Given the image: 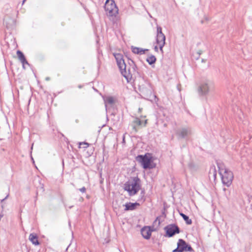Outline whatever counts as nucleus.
Masks as SVG:
<instances>
[{
    "instance_id": "31",
    "label": "nucleus",
    "mask_w": 252,
    "mask_h": 252,
    "mask_svg": "<svg viewBox=\"0 0 252 252\" xmlns=\"http://www.w3.org/2000/svg\"><path fill=\"white\" fill-rule=\"evenodd\" d=\"M202 62H203V63H204V62H206V60H204V59H202Z\"/></svg>"
},
{
    "instance_id": "19",
    "label": "nucleus",
    "mask_w": 252,
    "mask_h": 252,
    "mask_svg": "<svg viewBox=\"0 0 252 252\" xmlns=\"http://www.w3.org/2000/svg\"><path fill=\"white\" fill-rule=\"evenodd\" d=\"M146 61L150 64L151 65L156 62V58L155 56L151 55L147 58Z\"/></svg>"
},
{
    "instance_id": "12",
    "label": "nucleus",
    "mask_w": 252,
    "mask_h": 252,
    "mask_svg": "<svg viewBox=\"0 0 252 252\" xmlns=\"http://www.w3.org/2000/svg\"><path fill=\"white\" fill-rule=\"evenodd\" d=\"M141 233L142 236L146 239H150L151 236V231L150 229L146 227H144L141 229Z\"/></svg>"
},
{
    "instance_id": "16",
    "label": "nucleus",
    "mask_w": 252,
    "mask_h": 252,
    "mask_svg": "<svg viewBox=\"0 0 252 252\" xmlns=\"http://www.w3.org/2000/svg\"><path fill=\"white\" fill-rule=\"evenodd\" d=\"M146 51H148V50H144L142 48L136 47H132V51L134 54L140 55L144 54Z\"/></svg>"
},
{
    "instance_id": "10",
    "label": "nucleus",
    "mask_w": 252,
    "mask_h": 252,
    "mask_svg": "<svg viewBox=\"0 0 252 252\" xmlns=\"http://www.w3.org/2000/svg\"><path fill=\"white\" fill-rule=\"evenodd\" d=\"M192 133L191 129L189 127H183L178 131V134L182 138L190 135Z\"/></svg>"
},
{
    "instance_id": "11",
    "label": "nucleus",
    "mask_w": 252,
    "mask_h": 252,
    "mask_svg": "<svg viewBox=\"0 0 252 252\" xmlns=\"http://www.w3.org/2000/svg\"><path fill=\"white\" fill-rule=\"evenodd\" d=\"M17 55L19 60L21 62L23 65V67L25 68V64L29 65V63L27 61L24 54L20 50L17 51Z\"/></svg>"
},
{
    "instance_id": "9",
    "label": "nucleus",
    "mask_w": 252,
    "mask_h": 252,
    "mask_svg": "<svg viewBox=\"0 0 252 252\" xmlns=\"http://www.w3.org/2000/svg\"><path fill=\"white\" fill-rule=\"evenodd\" d=\"M221 179L222 184L226 187H229L233 179V174H219Z\"/></svg>"
},
{
    "instance_id": "8",
    "label": "nucleus",
    "mask_w": 252,
    "mask_h": 252,
    "mask_svg": "<svg viewBox=\"0 0 252 252\" xmlns=\"http://www.w3.org/2000/svg\"><path fill=\"white\" fill-rule=\"evenodd\" d=\"M177 246L180 252H193L194 250L190 245L188 244L185 240L179 239L177 243Z\"/></svg>"
},
{
    "instance_id": "18",
    "label": "nucleus",
    "mask_w": 252,
    "mask_h": 252,
    "mask_svg": "<svg viewBox=\"0 0 252 252\" xmlns=\"http://www.w3.org/2000/svg\"><path fill=\"white\" fill-rule=\"evenodd\" d=\"M180 215L182 216L183 219L186 221L187 224H191L192 223V220L189 219V217L183 213H180Z\"/></svg>"
},
{
    "instance_id": "33",
    "label": "nucleus",
    "mask_w": 252,
    "mask_h": 252,
    "mask_svg": "<svg viewBox=\"0 0 252 252\" xmlns=\"http://www.w3.org/2000/svg\"><path fill=\"white\" fill-rule=\"evenodd\" d=\"M146 123H147V120H146V121H145V126L146 125Z\"/></svg>"
},
{
    "instance_id": "3",
    "label": "nucleus",
    "mask_w": 252,
    "mask_h": 252,
    "mask_svg": "<svg viewBox=\"0 0 252 252\" xmlns=\"http://www.w3.org/2000/svg\"><path fill=\"white\" fill-rule=\"evenodd\" d=\"M104 9L109 16H116L118 13V8L113 0H107L104 5Z\"/></svg>"
},
{
    "instance_id": "14",
    "label": "nucleus",
    "mask_w": 252,
    "mask_h": 252,
    "mask_svg": "<svg viewBox=\"0 0 252 252\" xmlns=\"http://www.w3.org/2000/svg\"><path fill=\"white\" fill-rule=\"evenodd\" d=\"M218 173H227V170L223 163L217 162Z\"/></svg>"
},
{
    "instance_id": "4",
    "label": "nucleus",
    "mask_w": 252,
    "mask_h": 252,
    "mask_svg": "<svg viewBox=\"0 0 252 252\" xmlns=\"http://www.w3.org/2000/svg\"><path fill=\"white\" fill-rule=\"evenodd\" d=\"M136 159L139 161L144 169H151L156 167V164L153 162L151 158L146 155H139Z\"/></svg>"
},
{
    "instance_id": "20",
    "label": "nucleus",
    "mask_w": 252,
    "mask_h": 252,
    "mask_svg": "<svg viewBox=\"0 0 252 252\" xmlns=\"http://www.w3.org/2000/svg\"><path fill=\"white\" fill-rule=\"evenodd\" d=\"M114 56L117 62L119 61H121L124 60L123 56L120 53H115L114 54Z\"/></svg>"
},
{
    "instance_id": "24",
    "label": "nucleus",
    "mask_w": 252,
    "mask_h": 252,
    "mask_svg": "<svg viewBox=\"0 0 252 252\" xmlns=\"http://www.w3.org/2000/svg\"><path fill=\"white\" fill-rule=\"evenodd\" d=\"M131 126L132 127V129L134 130V131L135 132H137V128H136V126L135 125H134L132 123L131 124Z\"/></svg>"
},
{
    "instance_id": "17",
    "label": "nucleus",
    "mask_w": 252,
    "mask_h": 252,
    "mask_svg": "<svg viewBox=\"0 0 252 252\" xmlns=\"http://www.w3.org/2000/svg\"><path fill=\"white\" fill-rule=\"evenodd\" d=\"M106 108H107V104H112L114 102V98L112 96H108L104 99Z\"/></svg>"
},
{
    "instance_id": "32",
    "label": "nucleus",
    "mask_w": 252,
    "mask_h": 252,
    "mask_svg": "<svg viewBox=\"0 0 252 252\" xmlns=\"http://www.w3.org/2000/svg\"><path fill=\"white\" fill-rule=\"evenodd\" d=\"M26 1V0H23L22 4H24Z\"/></svg>"
},
{
    "instance_id": "27",
    "label": "nucleus",
    "mask_w": 252,
    "mask_h": 252,
    "mask_svg": "<svg viewBox=\"0 0 252 252\" xmlns=\"http://www.w3.org/2000/svg\"><path fill=\"white\" fill-rule=\"evenodd\" d=\"M9 196V194H8L4 198L1 200V203H2L5 200H6Z\"/></svg>"
},
{
    "instance_id": "5",
    "label": "nucleus",
    "mask_w": 252,
    "mask_h": 252,
    "mask_svg": "<svg viewBox=\"0 0 252 252\" xmlns=\"http://www.w3.org/2000/svg\"><path fill=\"white\" fill-rule=\"evenodd\" d=\"M165 36L162 32V29L157 26V43L159 45L160 50L162 52V48L165 45Z\"/></svg>"
},
{
    "instance_id": "25",
    "label": "nucleus",
    "mask_w": 252,
    "mask_h": 252,
    "mask_svg": "<svg viewBox=\"0 0 252 252\" xmlns=\"http://www.w3.org/2000/svg\"><path fill=\"white\" fill-rule=\"evenodd\" d=\"M79 190H80L81 192H82L84 193V192H85L86 191V188H85V187H82V188L80 189H79Z\"/></svg>"
},
{
    "instance_id": "29",
    "label": "nucleus",
    "mask_w": 252,
    "mask_h": 252,
    "mask_svg": "<svg viewBox=\"0 0 252 252\" xmlns=\"http://www.w3.org/2000/svg\"><path fill=\"white\" fill-rule=\"evenodd\" d=\"M155 50L156 51H158V46H156L155 47Z\"/></svg>"
},
{
    "instance_id": "7",
    "label": "nucleus",
    "mask_w": 252,
    "mask_h": 252,
    "mask_svg": "<svg viewBox=\"0 0 252 252\" xmlns=\"http://www.w3.org/2000/svg\"><path fill=\"white\" fill-rule=\"evenodd\" d=\"M118 66L120 70L121 73L122 74V75L127 80H128L129 79L131 78V74L130 72V70L128 69V71L127 72L126 70V64L125 63V62L124 61V60L119 61L118 62H117Z\"/></svg>"
},
{
    "instance_id": "6",
    "label": "nucleus",
    "mask_w": 252,
    "mask_h": 252,
    "mask_svg": "<svg viewBox=\"0 0 252 252\" xmlns=\"http://www.w3.org/2000/svg\"><path fill=\"white\" fill-rule=\"evenodd\" d=\"M166 231V235L168 237H173L175 234L180 233V228L175 224L167 225L164 228Z\"/></svg>"
},
{
    "instance_id": "26",
    "label": "nucleus",
    "mask_w": 252,
    "mask_h": 252,
    "mask_svg": "<svg viewBox=\"0 0 252 252\" xmlns=\"http://www.w3.org/2000/svg\"><path fill=\"white\" fill-rule=\"evenodd\" d=\"M172 252H180V251L177 247L175 249L173 250Z\"/></svg>"
},
{
    "instance_id": "28",
    "label": "nucleus",
    "mask_w": 252,
    "mask_h": 252,
    "mask_svg": "<svg viewBox=\"0 0 252 252\" xmlns=\"http://www.w3.org/2000/svg\"><path fill=\"white\" fill-rule=\"evenodd\" d=\"M202 53V51L201 50H199L198 52H197V54L198 55V56H199Z\"/></svg>"
},
{
    "instance_id": "34",
    "label": "nucleus",
    "mask_w": 252,
    "mask_h": 252,
    "mask_svg": "<svg viewBox=\"0 0 252 252\" xmlns=\"http://www.w3.org/2000/svg\"><path fill=\"white\" fill-rule=\"evenodd\" d=\"M1 207H2V208H3V207H4L2 205H1Z\"/></svg>"
},
{
    "instance_id": "2",
    "label": "nucleus",
    "mask_w": 252,
    "mask_h": 252,
    "mask_svg": "<svg viewBox=\"0 0 252 252\" xmlns=\"http://www.w3.org/2000/svg\"><path fill=\"white\" fill-rule=\"evenodd\" d=\"M214 83L211 80H206L200 83L197 91L200 95L205 96L214 91Z\"/></svg>"
},
{
    "instance_id": "1",
    "label": "nucleus",
    "mask_w": 252,
    "mask_h": 252,
    "mask_svg": "<svg viewBox=\"0 0 252 252\" xmlns=\"http://www.w3.org/2000/svg\"><path fill=\"white\" fill-rule=\"evenodd\" d=\"M140 181L137 177H134L124 184V189L128 192L130 196L136 194L140 189Z\"/></svg>"
},
{
    "instance_id": "30",
    "label": "nucleus",
    "mask_w": 252,
    "mask_h": 252,
    "mask_svg": "<svg viewBox=\"0 0 252 252\" xmlns=\"http://www.w3.org/2000/svg\"><path fill=\"white\" fill-rule=\"evenodd\" d=\"M217 174H213V177L214 179H216Z\"/></svg>"
},
{
    "instance_id": "23",
    "label": "nucleus",
    "mask_w": 252,
    "mask_h": 252,
    "mask_svg": "<svg viewBox=\"0 0 252 252\" xmlns=\"http://www.w3.org/2000/svg\"><path fill=\"white\" fill-rule=\"evenodd\" d=\"M83 145L84 148H86L89 146V144L86 142H80L79 143V148H81V146Z\"/></svg>"
},
{
    "instance_id": "15",
    "label": "nucleus",
    "mask_w": 252,
    "mask_h": 252,
    "mask_svg": "<svg viewBox=\"0 0 252 252\" xmlns=\"http://www.w3.org/2000/svg\"><path fill=\"white\" fill-rule=\"evenodd\" d=\"M29 240L34 245H38L39 244L37 236L36 234H31L29 236Z\"/></svg>"
},
{
    "instance_id": "13",
    "label": "nucleus",
    "mask_w": 252,
    "mask_h": 252,
    "mask_svg": "<svg viewBox=\"0 0 252 252\" xmlns=\"http://www.w3.org/2000/svg\"><path fill=\"white\" fill-rule=\"evenodd\" d=\"M125 211H128V210H134L135 209L136 207L137 206H139V204L138 203L135 202V203H126L125 204Z\"/></svg>"
},
{
    "instance_id": "22",
    "label": "nucleus",
    "mask_w": 252,
    "mask_h": 252,
    "mask_svg": "<svg viewBox=\"0 0 252 252\" xmlns=\"http://www.w3.org/2000/svg\"><path fill=\"white\" fill-rule=\"evenodd\" d=\"M209 173H217V169L215 165H213L210 167Z\"/></svg>"
},
{
    "instance_id": "21",
    "label": "nucleus",
    "mask_w": 252,
    "mask_h": 252,
    "mask_svg": "<svg viewBox=\"0 0 252 252\" xmlns=\"http://www.w3.org/2000/svg\"><path fill=\"white\" fill-rule=\"evenodd\" d=\"M132 123L136 126H140L142 124V122L139 119L136 118L133 120Z\"/></svg>"
}]
</instances>
